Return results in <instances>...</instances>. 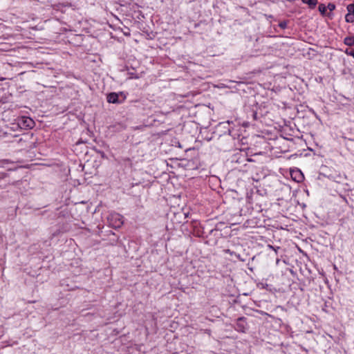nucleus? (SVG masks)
I'll return each mask as SVG.
<instances>
[{"mask_svg": "<svg viewBox=\"0 0 354 354\" xmlns=\"http://www.w3.org/2000/svg\"><path fill=\"white\" fill-rule=\"evenodd\" d=\"M329 10L333 11L335 8V6L333 3H328V6L326 7Z\"/></svg>", "mask_w": 354, "mask_h": 354, "instance_id": "f8f14e48", "label": "nucleus"}, {"mask_svg": "<svg viewBox=\"0 0 354 354\" xmlns=\"http://www.w3.org/2000/svg\"><path fill=\"white\" fill-rule=\"evenodd\" d=\"M223 251H224V252H225V254H230V255H231V256L234 255V256H236V257H238V258L239 257V254H236V252H233V251H231V250H229V249L224 250Z\"/></svg>", "mask_w": 354, "mask_h": 354, "instance_id": "9d476101", "label": "nucleus"}, {"mask_svg": "<svg viewBox=\"0 0 354 354\" xmlns=\"http://www.w3.org/2000/svg\"><path fill=\"white\" fill-rule=\"evenodd\" d=\"M63 6H64L62 4H56V5H53V8L54 10H61V8Z\"/></svg>", "mask_w": 354, "mask_h": 354, "instance_id": "ddd939ff", "label": "nucleus"}, {"mask_svg": "<svg viewBox=\"0 0 354 354\" xmlns=\"http://www.w3.org/2000/svg\"><path fill=\"white\" fill-rule=\"evenodd\" d=\"M248 328L247 322L245 321V318L243 317H239L237 319L235 329L236 330L241 333L245 332Z\"/></svg>", "mask_w": 354, "mask_h": 354, "instance_id": "20e7f679", "label": "nucleus"}, {"mask_svg": "<svg viewBox=\"0 0 354 354\" xmlns=\"http://www.w3.org/2000/svg\"><path fill=\"white\" fill-rule=\"evenodd\" d=\"M123 217L118 213H111L108 217L110 225L115 228L120 227L123 223Z\"/></svg>", "mask_w": 354, "mask_h": 354, "instance_id": "f257e3e1", "label": "nucleus"}, {"mask_svg": "<svg viewBox=\"0 0 354 354\" xmlns=\"http://www.w3.org/2000/svg\"><path fill=\"white\" fill-rule=\"evenodd\" d=\"M345 20L346 22H348V23L353 22L354 21V13L353 14L348 13L345 16Z\"/></svg>", "mask_w": 354, "mask_h": 354, "instance_id": "0eeeda50", "label": "nucleus"}, {"mask_svg": "<svg viewBox=\"0 0 354 354\" xmlns=\"http://www.w3.org/2000/svg\"><path fill=\"white\" fill-rule=\"evenodd\" d=\"M344 43L346 46H354V36L346 37L344 39Z\"/></svg>", "mask_w": 354, "mask_h": 354, "instance_id": "39448f33", "label": "nucleus"}, {"mask_svg": "<svg viewBox=\"0 0 354 354\" xmlns=\"http://www.w3.org/2000/svg\"><path fill=\"white\" fill-rule=\"evenodd\" d=\"M126 97L122 93H110L106 96V100L109 103L120 104L122 103Z\"/></svg>", "mask_w": 354, "mask_h": 354, "instance_id": "f03ea898", "label": "nucleus"}, {"mask_svg": "<svg viewBox=\"0 0 354 354\" xmlns=\"http://www.w3.org/2000/svg\"><path fill=\"white\" fill-rule=\"evenodd\" d=\"M326 7L324 5V4H320L319 6V11L322 14H325L326 11Z\"/></svg>", "mask_w": 354, "mask_h": 354, "instance_id": "1a4fd4ad", "label": "nucleus"}, {"mask_svg": "<svg viewBox=\"0 0 354 354\" xmlns=\"http://www.w3.org/2000/svg\"><path fill=\"white\" fill-rule=\"evenodd\" d=\"M347 10L348 13L354 14V4L351 3L347 6Z\"/></svg>", "mask_w": 354, "mask_h": 354, "instance_id": "6e6552de", "label": "nucleus"}, {"mask_svg": "<svg viewBox=\"0 0 354 354\" xmlns=\"http://www.w3.org/2000/svg\"><path fill=\"white\" fill-rule=\"evenodd\" d=\"M345 53L348 55L352 56L354 58V49H346Z\"/></svg>", "mask_w": 354, "mask_h": 354, "instance_id": "9b49d317", "label": "nucleus"}, {"mask_svg": "<svg viewBox=\"0 0 354 354\" xmlns=\"http://www.w3.org/2000/svg\"><path fill=\"white\" fill-rule=\"evenodd\" d=\"M279 26L282 28H286L287 26V23L286 21L281 22L279 24Z\"/></svg>", "mask_w": 354, "mask_h": 354, "instance_id": "4468645a", "label": "nucleus"}, {"mask_svg": "<svg viewBox=\"0 0 354 354\" xmlns=\"http://www.w3.org/2000/svg\"><path fill=\"white\" fill-rule=\"evenodd\" d=\"M304 3L308 4L310 8H313L317 3V0H301Z\"/></svg>", "mask_w": 354, "mask_h": 354, "instance_id": "423d86ee", "label": "nucleus"}, {"mask_svg": "<svg viewBox=\"0 0 354 354\" xmlns=\"http://www.w3.org/2000/svg\"><path fill=\"white\" fill-rule=\"evenodd\" d=\"M18 125L24 129H32L35 122L29 117L22 116L18 119Z\"/></svg>", "mask_w": 354, "mask_h": 354, "instance_id": "7ed1b4c3", "label": "nucleus"}]
</instances>
